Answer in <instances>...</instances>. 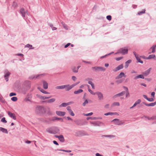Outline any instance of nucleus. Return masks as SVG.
Wrapping results in <instances>:
<instances>
[{"label": "nucleus", "mask_w": 156, "mask_h": 156, "mask_svg": "<svg viewBox=\"0 0 156 156\" xmlns=\"http://www.w3.org/2000/svg\"><path fill=\"white\" fill-rule=\"evenodd\" d=\"M156 56L154 54L151 55L147 58V59H150L152 58H155Z\"/></svg>", "instance_id": "obj_30"}, {"label": "nucleus", "mask_w": 156, "mask_h": 156, "mask_svg": "<svg viewBox=\"0 0 156 156\" xmlns=\"http://www.w3.org/2000/svg\"><path fill=\"white\" fill-rule=\"evenodd\" d=\"M107 19L109 21L111 20L112 16L110 15H108L106 16Z\"/></svg>", "instance_id": "obj_47"}, {"label": "nucleus", "mask_w": 156, "mask_h": 156, "mask_svg": "<svg viewBox=\"0 0 156 156\" xmlns=\"http://www.w3.org/2000/svg\"><path fill=\"white\" fill-rule=\"evenodd\" d=\"M123 67V66L122 64H121L118 66L117 67H116L115 69H113L114 72H117L121 69H122Z\"/></svg>", "instance_id": "obj_13"}, {"label": "nucleus", "mask_w": 156, "mask_h": 156, "mask_svg": "<svg viewBox=\"0 0 156 156\" xmlns=\"http://www.w3.org/2000/svg\"><path fill=\"white\" fill-rule=\"evenodd\" d=\"M46 131L50 134H56L59 133L60 130L57 127L52 126L48 128Z\"/></svg>", "instance_id": "obj_1"}, {"label": "nucleus", "mask_w": 156, "mask_h": 156, "mask_svg": "<svg viewBox=\"0 0 156 156\" xmlns=\"http://www.w3.org/2000/svg\"><path fill=\"white\" fill-rule=\"evenodd\" d=\"M0 101L2 103L5 102V100L3 98L0 97Z\"/></svg>", "instance_id": "obj_57"}, {"label": "nucleus", "mask_w": 156, "mask_h": 156, "mask_svg": "<svg viewBox=\"0 0 156 156\" xmlns=\"http://www.w3.org/2000/svg\"><path fill=\"white\" fill-rule=\"evenodd\" d=\"M154 98H148L147 100V101H154Z\"/></svg>", "instance_id": "obj_49"}, {"label": "nucleus", "mask_w": 156, "mask_h": 156, "mask_svg": "<svg viewBox=\"0 0 156 156\" xmlns=\"http://www.w3.org/2000/svg\"><path fill=\"white\" fill-rule=\"evenodd\" d=\"M141 102V100L140 99H138L135 102L137 104H138L140 103Z\"/></svg>", "instance_id": "obj_59"}, {"label": "nucleus", "mask_w": 156, "mask_h": 156, "mask_svg": "<svg viewBox=\"0 0 156 156\" xmlns=\"http://www.w3.org/2000/svg\"><path fill=\"white\" fill-rule=\"evenodd\" d=\"M66 109L67 110L69 111V112H70L72 110L71 108V107L70 106H68L66 108Z\"/></svg>", "instance_id": "obj_54"}, {"label": "nucleus", "mask_w": 156, "mask_h": 156, "mask_svg": "<svg viewBox=\"0 0 156 156\" xmlns=\"http://www.w3.org/2000/svg\"><path fill=\"white\" fill-rule=\"evenodd\" d=\"M49 120L50 121H54L56 120V117H54L52 118L49 119Z\"/></svg>", "instance_id": "obj_48"}, {"label": "nucleus", "mask_w": 156, "mask_h": 156, "mask_svg": "<svg viewBox=\"0 0 156 156\" xmlns=\"http://www.w3.org/2000/svg\"><path fill=\"white\" fill-rule=\"evenodd\" d=\"M122 58L123 57H121L118 58H115V59L117 61H119L122 59Z\"/></svg>", "instance_id": "obj_52"}, {"label": "nucleus", "mask_w": 156, "mask_h": 156, "mask_svg": "<svg viewBox=\"0 0 156 156\" xmlns=\"http://www.w3.org/2000/svg\"><path fill=\"white\" fill-rule=\"evenodd\" d=\"M151 68H150L148 69L147 70L143 72V74L144 75V76H147L148 75L150 72V71H151Z\"/></svg>", "instance_id": "obj_14"}, {"label": "nucleus", "mask_w": 156, "mask_h": 156, "mask_svg": "<svg viewBox=\"0 0 156 156\" xmlns=\"http://www.w3.org/2000/svg\"><path fill=\"white\" fill-rule=\"evenodd\" d=\"M1 121L2 122L4 123H6L7 122V121L6 120L5 118V117H3Z\"/></svg>", "instance_id": "obj_46"}, {"label": "nucleus", "mask_w": 156, "mask_h": 156, "mask_svg": "<svg viewBox=\"0 0 156 156\" xmlns=\"http://www.w3.org/2000/svg\"><path fill=\"white\" fill-rule=\"evenodd\" d=\"M56 113L58 115L63 116L65 115L66 113L64 112L57 111L56 112Z\"/></svg>", "instance_id": "obj_17"}, {"label": "nucleus", "mask_w": 156, "mask_h": 156, "mask_svg": "<svg viewBox=\"0 0 156 156\" xmlns=\"http://www.w3.org/2000/svg\"><path fill=\"white\" fill-rule=\"evenodd\" d=\"M64 88H65V90L66 91H69L70 90H71L70 85L69 84H66L64 85Z\"/></svg>", "instance_id": "obj_23"}, {"label": "nucleus", "mask_w": 156, "mask_h": 156, "mask_svg": "<svg viewBox=\"0 0 156 156\" xmlns=\"http://www.w3.org/2000/svg\"><path fill=\"white\" fill-rule=\"evenodd\" d=\"M131 60L130 59L125 62V68H127L128 67L129 64L131 62Z\"/></svg>", "instance_id": "obj_25"}, {"label": "nucleus", "mask_w": 156, "mask_h": 156, "mask_svg": "<svg viewBox=\"0 0 156 156\" xmlns=\"http://www.w3.org/2000/svg\"><path fill=\"white\" fill-rule=\"evenodd\" d=\"M139 78H141L142 79H144V77L143 75L142 74H140L139 75H138L135 77H134V80H136L137 79Z\"/></svg>", "instance_id": "obj_24"}, {"label": "nucleus", "mask_w": 156, "mask_h": 156, "mask_svg": "<svg viewBox=\"0 0 156 156\" xmlns=\"http://www.w3.org/2000/svg\"><path fill=\"white\" fill-rule=\"evenodd\" d=\"M70 44H71V43H68L65 46L64 48H66L67 47H68L69 46Z\"/></svg>", "instance_id": "obj_61"}, {"label": "nucleus", "mask_w": 156, "mask_h": 156, "mask_svg": "<svg viewBox=\"0 0 156 156\" xmlns=\"http://www.w3.org/2000/svg\"><path fill=\"white\" fill-rule=\"evenodd\" d=\"M96 94L97 95L99 100H101L103 99V96L102 94L99 92H96Z\"/></svg>", "instance_id": "obj_11"}, {"label": "nucleus", "mask_w": 156, "mask_h": 156, "mask_svg": "<svg viewBox=\"0 0 156 156\" xmlns=\"http://www.w3.org/2000/svg\"><path fill=\"white\" fill-rule=\"evenodd\" d=\"M8 115L11 118H12L14 120H16V117L15 115L12 113L11 112L8 111Z\"/></svg>", "instance_id": "obj_10"}, {"label": "nucleus", "mask_w": 156, "mask_h": 156, "mask_svg": "<svg viewBox=\"0 0 156 156\" xmlns=\"http://www.w3.org/2000/svg\"><path fill=\"white\" fill-rule=\"evenodd\" d=\"M144 117H145V118H147V119L148 120H154V117H153V116L151 117H147L146 116H144V117H142V118H143Z\"/></svg>", "instance_id": "obj_40"}, {"label": "nucleus", "mask_w": 156, "mask_h": 156, "mask_svg": "<svg viewBox=\"0 0 156 156\" xmlns=\"http://www.w3.org/2000/svg\"><path fill=\"white\" fill-rule=\"evenodd\" d=\"M151 49L152 51L151 52H150L149 53V54H151V53H154L155 52V48L153 47V46L150 49Z\"/></svg>", "instance_id": "obj_39"}, {"label": "nucleus", "mask_w": 156, "mask_h": 156, "mask_svg": "<svg viewBox=\"0 0 156 156\" xmlns=\"http://www.w3.org/2000/svg\"><path fill=\"white\" fill-rule=\"evenodd\" d=\"M25 83H28L29 84V87H30V84H31V82L30 81H28V80H27L26 81H25Z\"/></svg>", "instance_id": "obj_53"}, {"label": "nucleus", "mask_w": 156, "mask_h": 156, "mask_svg": "<svg viewBox=\"0 0 156 156\" xmlns=\"http://www.w3.org/2000/svg\"><path fill=\"white\" fill-rule=\"evenodd\" d=\"M37 88H38V89L43 94H49V93L45 91V90H44L43 89L41 88L40 87H38Z\"/></svg>", "instance_id": "obj_26"}, {"label": "nucleus", "mask_w": 156, "mask_h": 156, "mask_svg": "<svg viewBox=\"0 0 156 156\" xmlns=\"http://www.w3.org/2000/svg\"><path fill=\"white\" fill-rule=\"evenodd\" d=\"M128 49L124 48H121L118 50V52L115 53V54H117L118 53H121L122 55H125L128 53Z\"/></svg>", "instance_id": "obj_5"}, {"label": "nucleus", "mask_w": 156, "mask_h": 156, "mask_svg": "<svg viewBox=\"0 0 156 156\" xmlns=\"http://www.w3.org/2000/svg\"><path fill=\"white\" fill-rule=\"evenodd\" d=\"M44 74H41L37 75H33L30 76L29 79L30 80H33L34 79H39L40 77L44 75Z\"/></svg>", "instance_id": "obj_7"}, {"label": "nucleus", "mask_w": 156, "mask_h": 156, "mask_svg": "<svg viewBox=\"0 0 156 156\" xmlns=\"http://www.w3.org/2000/svg\"><path fill=\"white\" fill-rule=\"evenodd\" d=\"M125 93V91H122L121 92V93L118 94H115V95L113 96V98H115L116 97H118L122 96H123L124 95Z\"/></svg>", "instance_id": "obj_16"}, {"label": "nucleus", "mask_w": 156, "mask_h": 156, "mask_svg": "<svg viewBox=\"0 0 156 156\" xmlns=\"http://www.w3.org/2000/svg\"><path fill=\"white\" fill-rule=\"evenodd\" d=\"M122 79H120V80H117L116 81V82L117 83H122Z\"/></svg>", "instance_id": "obj_51"}, {"label": "nucleus", "mask_w": 156, "mask_h": 156, "mask_svg": "<svg viewBox=\"0 0 156 156\" xmlns=\"http://www.w3.org/2000/svg\"><path fill=\"white\" fill-rule=\"evenodd\" d=\"M20 14H21L22 16L24 17H25V12L24 10V8H22L20 10Z\"/></svg>", "instance_id": "obj_20"}, {"label": "nucleus", "mask_w": 156, "mask_h": 156, "mask_svg": "<svg viewBox=\"0 0 156 156\" xmlns=\"http://www.w3.org/2000/svg\"><path fill=\"white\" fill-rule=\"evenodd\" d=\"M88 103V101L87 99H86L85 101L83 103L82 105L83 106H85L86 104Z\"/></svg>", "instance_id": "obj_45"}, {"label": "nucleus", "mask_w": 156, "mask_h": 156, "mask_svg": "<svg viewBox=\"0 0 156 156\" xmlns=\"http://www.w3.org/2000/svg\"><path fill=\"white\" fill-rule=\"evenodd\" d=\"M90 124H93L94 126H101V125L105 126V124L103 122L99 121L90 122Z\"/></svg>", "instance_id": "obj_4"}, {"label": "nucleus", "mask_w": 156, "mask_h": 156, "mask_svg": "<svg viewBox=\"0 0 156 156\" xmlns=\"http://www.w3.org/2000/svg\"><path fill=\"white\" fill-rule=\"evenodd\" d=\"M55 137L56 138H58L59 140L62 142H64L65 141L64 138L62 135H61L60 136L55 135Z\"/></svg>", "instance_id": "obj_9"}, {"label": "nucleus", "mask_w": 156, "mask_h": 156, "mask_svg": "<svg viewBox=\"0 0 156 156\" xmlns=\"http://www.w3.org/2000/svg\"><path fill=\"white\" fill-rule=\"evenodd\" d=\"M120 105L119 103L118 102H115L113 103L111 105V107H113L115 106H119Z\"/></svg>", "instance_id": "obj_32"}, {"label": "nucleus", "mask_w": 156, "mask_h": 156, "mask_svg": "<svg viewBox=\"0 0 156 156\" xmlns=\"http://www.w3.org/2000/svg\"><path fill=\"white\" fill-rule=\"evenodd\" d=\"M137 105V104L136 103V102H135V103L134 104V105H133V106L132 107H130V109L132 108H133L135 107Z\"/></svg>", "instance_id": "obj_63"}, {"label": "nucleus", "mask_w": 156, "mask_h": 156, "mask_svg": "<svg viewBox=\"0 0 156 156\" xmlns=\"http://www.w3.org/2000/svg\"><path fill=\"white\" fill-rule=\"evenodd\" d=\"M11 73H9L8 70H6L5 72L4 78L6 82L8 81V78Z\"/></svg>", "instance_id": "obj_8"}, {"label": "nucleus", "mask_w": 156, "mask_h": 156, "mask_svg": "<svg viewBox=\"0 0 156 156\" xmlns=\"http://www.w3.org/2000/svg\"><path fill=\"white\" fill-rule=\"evenodd\" d=\"M126 97L129 96V92L128 91H126Z\"/></svg>", "instance_id": "obj_64"}, {"label": "nucleus", "mask_w": 156, "mask_h": 156, "mask_svg": "<svg viewBox=\"0 0 156 156\" xmlns=\"http://www.w3.org/2000/svg\"><path fill=\"white\" fill-rule=\"evenodd\" d=\"M92 69H94L96 72L99 71H105V68L101 66H95L92 68Z\"/></svg>", "instance_id": "obj_6"}, {"label": "nucleus", "mask_w": 156, "mask_h": 156, "mask_svg": "<svg viewBox=\"0 0 156 156\" xmlns=\"http://www.w3.org/2000/svg\"><path fill=\"white\" fill-rule=\"evenodd\" d=\"M88 91L92 95H95L96 94V93H94V92L90 89H88Z\"/></svg>", "instance_id": "obj_42"}, {"label": "nucleus", "mask_w": 156, "mask_h": 156, "mask_svg": "<svg viewBox=\"0 0 156 156\" xmlns=\"http://www.w3.org/2000/svg\"><path fill=\"white\" fill-rule=\"evenodd\" d=\"M72 79L74 81H75L76 79V78L75 76H73L72 77Z\"/></svg>", "instance_id": "obj_62"}, {"label": "nucleus", "mask_w": 156, "mask_h": 156, "mask_svg": "<svg viewBox=\"0 0 156 156\" xmlns=\"http://www.w3.org/2000/svg\"><path fill=\"white\" fill-rule=\"evenodd\" d=\"M62 26L66 30H68V27L67 25L65 24V23H62Z\"/></svg>", "instance_id": "obj_43"}, {"label": "nucleus", "mask_w": 156, "mask_h": 156, "mask_svg": "<svg viewBox=\"0 0 156 156\" xmlns=\"http://www.w3.org/2000/svg\"><path fill=\"white\" fill-rule=\"evenodd\" d=\"M25 48H30V49H34V47H32V46L31 45H30L29 44H27L25 45Z\"/></svg>", "instance_id": "obj_34"}, {"label": "nucleus", "mask_w": 156, "mask_h": 156, "mask_svg": "<svg viewBox=\"0 0 156 156\" xmlns=\"http://www.w3.org/2000/svg\"><path fill=\"white\" fill-rule=\"evenodd\" d=\"M75 135L77 137H80L84 136H88L89 134L83 131L79 130L75 132Z\"/></svg>", "instance_id": "obj_3"}, {"label": "nucleus", "mask_w": 156, "mask_h": 156, "mask_svg": "<svg viewBox=\"0 0 156 156\" xmlns=\"http://www.w3.org/2000/svg\"><path fill=\"white\" fill-rule=\"evenodd\" d=\"M37 96L41 100H45V97L42 96L40 95H37Z\"/></svg>", "instance_id": "obj_41"}, {"label": "nucleus", "mask_w": 156, "mask_h": 156, "mask_svg": "<svg viewBox=\"0 0 156 156\" xmlns=\"http://www.w3.org/2000/svg\"><path fill=\"white\" fill-rule=\"evenodd\" d=\"M16 95V94L15 93L12 92L10 94L9 96L10 97H12L13 96H15Z\"/></svg>", "instance_id": "obj_50"}, {"label": "nucleus", "mask_w": 156, "mask_h": 156, "mask_svg": "<svg viewBox=\"0 0 156 156\" xmlns=\"http://www.w3.org/2000/svg\"><path fill=\"white\" fill-rule=\"evenodd\" d=\"M93 114V113L92 112H91L90 113L85 114L84 115H85L86 116H89Z\"/></svg>", "instance_id": "obj_55"}, {"label": "nucleus", "mask_w": 156, "mask_h": 156, "mask_svg": "<svg viewBox=\"0 0 156 156\" xmlns=\"http://www.w3.org/2000/svg\"><path fill=\"white\" fill-rule=\"evenodd\" d=\"M143 103L147 106H154L156 105V101L150 104H147L144 102H143Z\"/></svg>", "instance_id": "obj_18"}, {"label": "nucleus", "mask_w": 156, "mask_h": 156, "mask_svg": "<svg viewBox=\"0 0 156 156\" xmlns=\"http://www.w3.org/2000/svg\"><path fill=\"white\" fill-rule=\"evenodd\" d=\"M56 120H61V122H63V119H62L59 118H58L57 117H56Z\"/></svg>", "instance_id": "obj_60"}, {"label": "nucleus", "mask_w": 156, "mask_h": 156, "mask_svg": "<svg viewBox=\"0 0 156 156\" xmlns=\"http://www.w3.org/2000/svg\"><path fill=\"white\" fill-rule=\"evenodd\" d=\"M11 100L13 101H16L17 100V98L16 97H13L11 98Z\"/></svg>", "instance_id": "obj_44"}, {"label": "nucleus", "mask_w": 156, "mask_h": 156, "mask_svg": "<svg viewBox=\"0 0 156 156\" xmlns=\"http://www.w3.org/2000/svg\"><path fill=\"white\" fill-rule=\"evenodd\" d=\"M103 136L106 137H109L110 138H114L115 137V136L113 135H104Z\"/></svg>", "instance_id": "obj_35"}, {"label": "nucleus", "mask_w": 156, "mask_h": 156, "mask_svg": "<svg viewBox=\"0 0 156 156\" xmlns=\"http://www.w3.org/2000/svg\"><path fill=\"white\" fill-rule=\"evenodd\" d=\"M112 122H114V123L117 125H121L122 123H121L119 120L118 119H115L112 121Z\"/></svg>", "instance_id": "obj_12"}, {"label": "nucleus", "mask_w": 156, "mask_h": 156, "mask_svg": "<svg viewBox=\"0 0 156 156\" xmlns=\"http://www.w3.org/2000/svg\"><path fill=\"white\" fill-rule=\"evenodd\" d=\"M113 53H114V52H111V53H109L107 54H106V55H105L104 56H103L101 57H100V58H104L105 57L107 56H108V55H111V54H113Z\"/></svg>", "instance_id": "obj_38"}, {"label": "nucleus", "mask_w": 156, "mask_h": 156, "mask_svg": "<svg viewBox=\"0 0 156 156\" xmlns=\"http://www.w3.org/2000/svg\"><path fill=\"white\" fill-rule=\"evenodd\" d=\"M83 92V90L81 89H79L77 90H75L74 92V93L75 94H77L82 93Z\"/></svg>", "instance_id": "obj_31"}, {"label": "nucleus", "mask_w": 156, "mask_h": 156, "mask_svg": "<svg viewBox=\"0 0 156 156\" xmlns=\"http://www.w3.org/2000/svg\"><path fill=\"white\" fill-rule=\"evenodd\" d=\"M0 131L2 132V133L6 134H7L8 133V131L7 129L2 127H0Z\"/></svg>", "instance_id": "obj_22"}, {"label": "nucleus", "mask_w": 156, "mask_h": 156, "mask_svg": "<svg viewBox=\"0 0 156 156\" xmlns=\"http://www.w3.org/2000/svg\"><path fill=\"white\" fill-rule=\"evenodd\" d=\"M145 9H144L142 11H139L137 13V15H141L142 14L145 13Z\"/></svg>", "instance_id": "obj_33"}, {"label": "nucleus", "mask_w": 156, "mask_h": 156, "mask_svg": "<svg viewBox=\"0 0 156 156\" xmlns=\"http://www.w3.org/2000/svg\"><path fill=\"white\" fill-rule=\"evenodd\" d=\"M125 76L124 73L122 72H121L115 78L116 79H119Z\"/></svg>", "instance_id": "obj_21"}, {"label": "nucleus", "mask_w": 156, "mask_h": 156, "mask_svg": "<svg viewBox=\"0 0 156 156\" xmlns=\"http://www.w3.org/2000/svg\"><path fill=\"white\" fill-rule=\"evenodd\" d=\"M70 102L63 103L59 105V107H65L69 104Z\"/></svg>", "instance_id": "obj_27"}, {"label": "nucleus", "mask_w": 156, "mask_h": 156, "mask_svg": "<svg viewBox=\"0 0 156 156\" xmlns=\"http://www.w3.org/2000/svg\"><path fill=\"white\" fill-rule=\"evenodd\" d=\"M117 114L116 112H108L104 114V115L106 116H108V115H116Z\"/></svg>", "instance_id": "obj_29"}, {"label": "nucleus", "mask_w": 156, "mask_h": 156, "mask_svg": "<svg viewBox=\"0 0 156 156\" xmlns=\"http://www.w3.org/2000/svg\"><path fill=\"white\" fill-rule=\"evenodd\" d=\"M72 71L74 73H77L78 70L76 67H73L72 69Z\"/></svg>", "instance_id": "obj_37"}, {"label": "nucleus", "mask_w": 156, "mask_h": 156, "mask_svg": "<svg viewBox=\"0 0 156 156\" xmlns=\"http://www.w3.org/2000/svg\"><path fill=\"white\" fill-rule=\"evenodd\" d=\"M64 85L57 86L55 87V88L57 89H64Z\"/></svg>", "instance_id": "obj_36"}, {"label": "nucleus", "mask_w": 156, "mask_h": 156, "mask_svg": "<svg viewBox=\"0 0 156 156\" xmlns=\"http://www.w3.org/2000/svg\"><path fill=\"white\" fill-rule=\"evenodd\" d=\"M55 101V98H52L47 100L43 101V102H46L48 103H52L54 102Z\"/></svg>", "instance_id": "obj_15"}, {"label": "nucleus", "mask_w": 156, "mask_h": 156, "mask_svg": "<svg viewBox=\"0 0 156 156\" xmlns=\"http://www.w3.org/2000/svg\"><path fill=\"white\" fill-rule=\"evenodd\" d=\"M43 87L44 89H47L48 88V83L45 81H43Z\"/></svg>", "instance_id": "obj_19"}, {"label": "nucleus", "mask_w": 156, "mask_h": 156, "mask_svg": "<svg viewBox=\"0 0 156 156\" xmlns=\"http://www.w3.org/2000/svg\"><path fill=\"white\" fill-rule=\"evenodd\" d=\"M17 4L16 2H13L12 5V6L13 7H16L17 6Z\"/></svg>", "instance_id": "obj_58"}, {"label": "nucleus", "mask_w": 156, "mask_h": 156, "mask_svg": "<svg viewBox=\"0 0 156 156\" xmlns=\"http://www.w3.org/2000/svg\"><path fill=\"white\" fill-rule=\"evenodd\" d=\"M133 54L134 55L136 60H137L138 62L140 60V59L139 57H138V55L137 54L136 52L135 51L133 52Z\"/></svg>", "instance_id": "obj_28"}, {"label": "nucleus", "mask_w": 156, "mask_h": 156, "mask_svg": "<svg viewBox=\"0 0 156 156\" xmlns=\"http://www.w3.org/2000/svg\"><path fill=\"white\" fill-rule=\"evenodd\" d=\"M69 113L70 114L72 115V116H74L75 115L74 114V113L73 112L72 110L70 112H69Z\"/></svg>", "instance_id": "obj_56"}, {"label": "nucleus", "mask_w": 156, "mask_h": 156, "mask_svg": "<svg viewBox=\"0 0 156 156\" xmlns=\"http://www.w3.org/2000/svg\"><path fill=\"white\" fill-rule=\"evenodd\" d=\"M46 111V109L44 107L41 106H37L35 110L36 113L40 115H42L44 114Z\"/></svg>", "instance_id": "obj_2"}]
</instances>
